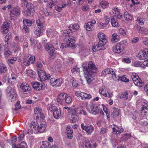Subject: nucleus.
<instances>
[{
    "instance_id": "a19ab883",
    "label": "nucleus",
    "mask_w": 148,
    "mask_h": 148,
    "mask_svg": "<svg viewBox=\"0 0 148 148\" xmlns=\"http://www.w3.org/2000/svg\"><path fill=\"white\" fill-rule=\"evenodd\" d=\"M12 148H27V145L25 142L23 141L18 144L17 146L16 145H12Z\"/></svg>"
},
{
    "instance_id": "ea45409f",
    "label": "nucleus",
    "mask_w": 148,
    "mask_h": 148,
    "mask_svg": "<svg viewBox=\"0 0 148 148\" xmlns=\"http://www.w3.org/2000/svg\"><path fill=\"white\" fill-rule=\"evenodd\" d=\"M64 95L65 94L64 93H60L57 99V101L61 105L64 103Z\"/></svg>"
},
{
    "instance_id": "a18cd8bd",
    "label": "nucleus",
    "mask_w": 148,
    "mask_h": 148,
    "mask_svg": "<svg viewBox=\"0 0 148 148\" xmlns=\"http://www.w3.org/2000/svg\"><path fill=\"white\" fill-rule=\"evenodd\" d=\"M111 22L113 27H118L119 26L118 21L114 18L111 19Z\"/></svg>"
},
{
    "instance_id": "2f4dec72",
    "label": "nucleus",
    "mask_w": 148,
    "mask_h": 148,
    "mask_svg": "<svg viewBox=\"0 0 148 148\" xmlns=\"http://www.w3.org/2000/svg\"><path fill=\"white\" fill-rule=\"evenodd\" d=\"M113 132L114 134H119L123 130V129L121 127H119L117 125H115L112 127Z\"/></svg>"
},
{
    "instance_id": "393cba45",
    "label": "nucleus",
    "mask_w": 148,
    "mask_h": 148,
    "mask_svg": "<svg viewBox=\"0 0 148 148\" xmlns=\"http://www.w3.org/2000/svg\"><path fill=\"white\" fill-rule=\"evenodd\" d=\"M10 25V23L7 22H4L2 25L1 29V32L3 34L7 33L8 31Z\"/></svg>"
},
{
    "instance_id": "13d9d810",
    "label": "nucleus",
    "mask_w": 148,
    "mask_h": 148,
    "mask_svg": "<svg viewBox=\"0 0 148 148\" xmlns=\"http://www.w3.org/2000/svg\"><path fill=\"white\" fill-rule=\"evenodd\" d=\"M71 82H72V85L74 87L76 88L79 86V84L77 80L74 78H72L71 80Z\"/></svg>"
},
{
    "instance_id": "aec40b11",
    "label": "nucleus",
    "mask_w": 148,
    "mask_h": 148,
    "mask_svg": "<svg viewBox=\"0 0 148 148\" xmlns=\"http://www.w3.org/2000/svg\"><path fill=\"white\" fill-rule=\"evenodd\" d=\"M105 20L104 22H99L97 23L98 26L101 29H106L110 21L109 18L107 16H106L105 17Z\"/></svg>"
},
{
    "instance_id": "20e7f679",
    "label": "nucleus",
    "mask_w": 148,
    "mask_h": 148,
    "mask_svg": "<svg viewBox=\"0 0 148 148\" xmlns=\"http://www.w3.org/2000/svg\"><path fill=\"white\" fill-rule=\"evenodd\" d=\"M86 63H84L82 65L83 70L84 72V70H87V71L89 73H93L95 72L92 71L93 70H96L97 69L96 67L95 64V63L92 62L90 61L88 63V67L86 66Z\"/></svg>"
},
{
    "instance_id": "6e6d98bb",
    "label": "nucleus",
    "mask_w": 148,
    "mask_h": 148,
    "mask_svg": "<svg viewBox=\"0 0 148 148\" xmlns=\"http://www.w3.org/2000/svg\"><path fill=\"white\" fill-rule=\"evenodd\" d=\"M78 118L77 115H71L70 119V121L72 123H75L78 121Z\"/></svg>"
},
{
    "instance_id": "4468645a",
    "label": "nucleus",
    "mask_w": 148,
    "mask_h": 148,
    "mask_svg": "<svg viewBox=\"0 0 148 148\" xmlns=\"http://www.w3.org/2000/svg\"><path fill=\"white\" fill-rule=\"evenodd\" d=\"M26 8L24 9V13L28 16H32L34 12L33 5L31 3H29L26 5Z\"/></svg>"
},
{
    "instance_id": "79ce46f5",
    "label": "nucleus",
    "mask_w": 148,
    "mask_h": 148,
    "mask_svg": "<svg viewBox=\"0 0 148 148\" xmlns=\"http://www.w3.org/2000/svg\"><path fill=\"white\" fill-rule=\"evenodd\" d=\"M61 113L60 108L56 109V110H54L53 113V114L55 118L56 119H58L61 116Z\"/></svg>"
},
{
    "instance_id": "774afa93",
    "label": "nucleus",
    "mask_w": 148,
    "mask_h": 148,
    "mask_svg": "<svg viewBox=\"0 0 148 148\" xmlns=\"http://www.w3.org/2000/svg\"><path fill=\"white\" fill-rule=\"evenodd\" d=\"M71 97L67 95L65 96V102L69 104L71 103L72 101Z\"/></svg>"
},
{
    "instance_id": "9b49d317",
    "label": "nucleus",
    "mask_w": 148,
    "mask_h": 148,
    "mask_svg": "<svg viewBox=\"0 0 148 148\" xmlns=\"http://www.w3.org/2000/svg\"><path fill=\"white\" fill-rule=\"evenodd\" d=\"M34 116L35 117L41 120H43L45 118V116L40 108L36 107L34 108Z\"/></svg>"
},
{
    "instance_id": "0eeeda50",
    "label": "nucleus",
    "mask_w": 148,
    "mask_h": 148,
    "mask_svg": "<svg viewBox=\"0 0 148 148\" xmlns=\"http://www.w3.org/2000/svg\"><path fill=\"white\" fill-rule=\"evenodd\" d=\"M35 57L32 55L27 54L23 58V63L25 66H28L31 64L34 63Z\"/></svg>"
},
{
    "instance_id": "052dcab7",
    "label": "nucleus",
    "mask_w": 148,
    "mask_h": 148,
    "mask_svg": "<svg viewBox=\"0 0 148 148\" xmlns=\"http://www.w3.org/2000/svg\"><path fill=\"white\" fill-rule=\"evenodd\" d=\"M58 108L56 107L53 104H49V105L47 109L51 111H54L56 110V109H58Z\"/></svg>"
},
{
    "instance_id": "49530a36",
    "label": "nucleus",
    "mask_w": 148,
    "mask_h": 148,
    "mask_svg": "<svg viewBox=\"0 0 148 148\" xmlns=\"http://www.w3.org/2000/svg\"><path fill=\"white\" fill-rule=\"evenodd\" d=\"M124 16L125 20L130 21L132 20V17L127 11L125 12Z\"/></svg>"
},
{
    "instance_id": "5fc2aeb1",
    "label": "nucleus",
    "mask_w": 148,
    "mask_h": 148,
    "mask_svg": "<svg viewBox=\"0 0 148 148\" xmlns=\"http://www.w3.org/2000/svg\"><path fill=\"white\" fill-rule=\"evenodd\" d=\"M34 22L33 20L25 19L23 20V23L24 24H27L28 26H31Z\"/></svg>"
},
{
    "instance_id": "8fccbe9b",
    "label": "nucleus",
    "mask_w": 148,
    "mask_h": 148,
    "mask_svg": "<svg viewBox=\"0 0 148 148\" xmlns=\"http://www.w3.org/2000/svg\"><path fill=\"white\" fill-rule=\"evenodd\" d=\"M4 54L6 57H8L12 54V52L9 50L8 47H4Z\"/></svg>"
},
{
    "instance_id": "e2e57ef3",
    "label": "nucleus",
    "mask_w": 148,
    "mask_h": 148,
    "mask_svg": "<svg viewBox=\"0 0 148 148\" xmlns=\"http://www.w3.org/2000/svg\"><path fill=\"white\" fill-rule=\"evenodd\" d=\"M44 47L46 50L47 51H49L51 49V48L54 47L53 45L49 43H46Z\"/></svg>"
},
{
    "instance_id": "7ed1b4c3",
    "label": "nucleus",
    "mask_w": 148,
    "mask_h": 148,
    "mask_svg": "<svg viewBox=\"0 0 148 148\" xmlns=\"http://www.w3.org/2000/svg\"><path fill=\"white\" fill-rule=\"evenodd\" d=\"M36 25L34 33L36 36H40L42 35V30L44 27V24L41 22L40 19H38L36 21Z\"/></svg>"
},
{
    "instance_id": "423d86ee",
    "label": "nucleus",
    "mask_w": 148,
    "mask_h": 148,
    "mask_svg": "<svg viewBox=\"0 0 148 148\" xmlns=\"http://www.w3.org/2000/svg\"><path fill=\"white\" fill-rule=\"evenodd\" d=\"M19 39L18 37L16 36L14 39V41H13L11 44L10 48L11 49L14 50V52L19 51L21 50L18 42Z\"/></svg>"
},
{
    "instance_id": "e433bc0d",
    "label": "nucleus",
    "mask_w": 148,
    "mask_h": 148,
    "mask_svg": "<svg viewBox=\"0 0 148 148\" xmlns=\"http://www.w3.org/2000/svg\"><path fill=\"white\" fill-rule=\"evenodd\" d=\"M16 78L17 76L15 74H12L11 76L8 78V83L10 84H14L16 82Z\"/></svg>"
},
{
    "instance_id": "39448f33",
    "label": "nucleus",
    "mask_w": 148,
    "mask_h": 148,
    "mask_svg": "<svg viewBox=\"0 0 148 148\" xmlns=\"http://www.w3.org/2000/svg\"><path fill=\"white\" fill-rule=\"evenodd\" d=\"M126 41L125 40L121 41L114 45L112 47V51L114 52L117 54H119L121 53L123 50L124 48L123 46V44Z\"/></svg>"
},
{
    "instance_id": "603ef678",
    "label": "nucleus",
    "mask_w": 148,
    "mask_h": 148,
    "mask_svg": "<svg viewBox=\"0 0 148 148\" xmlns=\"http://www.w3.org/2000/svg\"><path fill=\"white\" fill-rule=\"evenodd\" d=\"M25 73L29 77H33L35 76V73L32 70L28 69L26 71Z\"/></svg>"
},
{
    "instance_id": "69168bd1",
    "label": "nucleus",
    "mask_w": 148,
    "mask_h": 148,
    "mask_svg": "<svg viewBox=\"0 0 148 148\" xmlns=\"http://www.w3.org/2000/svg\"><path fill=\"white\" fill-rule=\"evenodd\" d=\"M65 6V4H63L61 5H57L55 7V9L58 12H60L62 8Z\"/></svg>"
},
{
    "instance_id": "7c9ffc66",
    "label": "nucleus",
    "mask_w": 148,
    "mask_h": 148,
    "mask_svg": "<svg viewBox=\"0 0 148 148\" xmlns=\"http://www.w3.org/2000/svg\"><path fill=\"white\" fill-rule=\"evenodd\" d=\"M92 145L88 141L84 140L80 144L79 148H92Z\"/></svg>"
},
{
    "instance_id": "a878e982",
    "label": "nucleus",
    "mask_w": 148,
    "mask_h": 148,
    "mask_svg": "<svg viewBox=\"0 0 148 148\" xmlns=\"http://www.w3.org/2000/svg\"><path fill=\"white\" fill-rule=\"evenodd\" d=\"M20 87L23 92L25 94L29 93L31 90L30 86L26 83H22Z\"/></svg>"
},
{
    "instance_id": "bb28decb",
    "label": "nucleus",
    "mask_w": 148,
    "mask_h": 148,
    "mask_svg": "<svg viewBox=\"0 0 148 148\" xmlns=\"http://www.w3.org/2000/svg\"><path fill=\"white\" fill-rule=\"evenodd\" d=\"M96 21L95 20L93 19L91 21L88 22L86 25V30L88 31L92 30L94 25L95 24Z\"/></svg>"
},
{
    "instance_id": "72a5a7b5",
    "label": "nucleus",
    "mask_w": 148,
    "mask_h": 148,
    "mask_svg": "<svg viewBox=\"0 0 148 148\" xmlns=\"http://www.w3.org/2000/svg\"><path fill=\"white\" fill-rule=\"evenodd\" d=\"M98 37L99 40V41H101L104 43H106L108 41L106 36L103 33L99 32L98 34Z\"/></svg>"
},
{
    "instance_id": "b1692460",
    "label": "nucleus",
    "mask_w": 148,
    "mask_h": 148,
    "mask_svg": "<svg viewBox=\"0 0 148 148\" xmlns=\"http://www.w3.org/2000/svg\"><path fill=\"white\" fill-rule=\"evenodd\" d=\"M75 95L77 97H80L81 99H91L92 97L90 94H87L84 92H81L78 91L75 92Z\"/></svg>"
},
{
    "instance_id": "c85d7f7f",
    "label": "nucleus",
    "mask_w": 148,
    "mask_h": 148,
    "mask_svg": "<svg viewBox=\"0 0 148 148\" xmlns=\"http://www.w3.org/2000/svg\"><path fill=\"white\" fill-rule=\"evenodd\" d=\"M31 42V45L34 48H37L40 49L41 47V45L39 43V41L33 38H31L30 39Z\"/></svg>"
},
{
    "instance_id": "338daca9",
    "label": "nucleus",
    "mask_w": 148,
    "mask_h": 148,
    "mask_svg": "<svg viewBox=\"0 0 148 148\" xmlns=\"http://www.w3.org/2000/svg\"><path fill=\"white\" fill-rule=\"evenodd\" d=\"M131 77L133 82L139 78L138 74L135 73H133Z\"/></svg>"
},
{
    "instance_id": "412c9836",
    "label": "nucleus",
    "mask_w": 148,
    "mask_h": 148,
    "mask_svg": "<svg viewBox=\"0 0 148 148\" xmlns=\"http://www.w3.org/2000/svg\"><path fill=\"white\" fill-rule=\"evenodd\" d=\"M134 28L137 29L138 32L139 33L145 34H148V27H141L138 25H136Z\"/></svg>"
},
{
    "instance_id": "0e129e2a",
    "label": "nucleus",
    "mask_w": 148,
    "mask_h": 148,
    "mask_svg": "<svg viewBox=\"0 0 148 148\" xmlns=\"http://www.w3.org/2000/svg\"><path fill=\"white\" fill-rule=\"evenodd\" d=\"M131 60L132 59L131 58H130L128 57L123 58H122V62L126 63H130L131 62Z\"/></svg>"
},
{
    "instance_id": "6ab92c4d",
    "label": "nucleus",
    "mask_w": 148,
    "mask_h": 148,
    "mask_svg": "<svg viewBox=\"0 0 148 148\" xmlns=\"http://www.w3.org/2000/svg\"><path fill=\"white\" fill-rule=\"evenodd\" d=\"M33 88L35 90L39 91L43 90L45 88V86L43 83H40V82H36L32 83Z\"/></svg>"
},
{
    "instance_id": "f3484780",
    "label": "nucleus",
    "mask_w": 148,
    "mask_h": 148,
    "mask_svg": "<svg viewBox=\"0 0 148 148\" xmlns=\"http://www.w3.org/2000/svg\"><path fill=\"white\" fill-rule=\"evenodd\" d=\"M148 57V49L146 48L140 51L138 53V57L140 60H144Z\"/></svg>"
},
{
    "instance_id": "ddd939ff",
    "label": "nucleus",
    "mask_w": 148,
    "mask_h": 148,
    "mask_svg": "<svg viewBox=\"0 0 148 148\" xmlns=\"http://www.w3.org/2000/svg\"><path fill=\"white\" fill-rule=\"evenodd\" d=\"M38 73L41 82L47 80L51 77L50 75L47 73L44 70H39L38 71Z\"/></svg>"
},
{
    "instance_id": "1a4fd4ad",
    "label": "nucleus",
    "mask_w": 148,
    "mask_h": 148,
    "mask_svg": "<svg viewBox=\"0 0 148 148\" xmlns=\"http://www.w3.org/2000/svg\"><path fill=\"white\" fill-rule=\"evenodd\" d=\"M99 92L103 96L108 98H110L113 95L112 92L105 86H102L100 88Z\"/></svg>"
},
{
    "instance_id": "dca6fc26",
    "label": "nucleus",
    "mask_w": 148,
    "mask_h": 148,
    "mask_svg": "<svg viewBox=\"0 0 148 148\" xmlns=\"http://www.w3.org/2000/svg\"><path fill=\"white\" fill-rule=\"evenodd\" d=\"M102 107L101 106L99 105L95 106L94 105L92 104L91 105L89 111L93 114L96 115L100 112L101 110H100V108Z\"/></svg>"
},
{
    "instance_id": "f8f14e48",
    "label": "nucleus",
    "mask_w": 148,
    "mask_h": 148,
    "mask_svg": "<svg viewBox=\"0 0 148 148\" xmlns=\"http://www.w3.org/2000/svg\"><path fill=\"white\" fill-rule=\"evenodd\" d=\"M106 43H104L101 41H99L96 45H93L92 47L93 52L104 50L106 48Z\"/></svg>"
},
{
    "instance_id": "3c124183",
    "label": "nucleus",
    "mask_w": 148,
    "mask_h": 148,
    "mask_svg": "<svg viewBox=\"0 0 148 148\" xmlns=\"http://www.w3.org/2000/svg\"><path fill=\"white\" fill-rule=\"evenodd\" d=\"M120 112V110L116 108H113V111L112 113V115L114 116H118Z\"/></svg>"
},
{
    "instance_id": "473e14b6",
    "label": "nucleus",
    "mask_w": 148,
    "mask_h": 148,
    "mask_svg": "<svg viewBox=\"0 0 148 148\" xmlns=\"http://www.w3.org/2000/svg\"><path fill=\"white\" fill-rule=\"evenodd\" d=\"M12 35L11 33H9L5 36L4 41L2 43V45L3 47H8L9 40L10 38Z\"/></svg>"
},
{
    "instance_id": "f03ea898",
    "label": "nucleus",
    "mask_w": 148,
    "mask_h": 148,
    "mask_svg": "<svg viewBox=\"0 0 148 148\" xmlns=\"http://www.w3.org/2000/svg\"><path fill=\"white\" fill-rule=\"evenodd\" d=\"M6 92L9 99L12 102L16 100L17 95L14 89L10 86H8L6 89Z\"/></svg>"
},
{
    "instance_id": "c756f323",
    "label": "nucleus",
    "mask_w": 148,
    "mask_h": 148,
    "mask_svg": "<svg viewBox=\"0 0 148 148\" xmlns=\"http://www.w3.org/2000/svg\"><path fill=\"white\" fill-rule=\"evenodd\" d=\"M111 74L113 76H116L114 71L112 69H106L103 70L101 73V75L105 76L106 75Z\"/></svg>"
},
{
    "instance_id": "4c0bfd02",
    "label": "nucleus",
    "mask_w": 148,
    "mask_h": 148,
    "mask_svg": "<svg viewBox=\"0 0 148 148\" xmlns=\"http://www.w3.org/2000/svg\"><path fill=\"white\" fill-rule=\"evenodd\" d=\"M57 34V32H56L51 29H48L47 31V35L49 37H56Z\"/></svg>"
},
{
    "instance_id": "9d476101",
    "label": "nucleus",
    "mask_w": 148,
    "mask_h": 148,
    "mask_svg": "<svg viewBox=\"0 0 148 148\" xmlns=\"http://www.w3.org/2000/svg\"><path fill=\"white\" fill-rule=\"evenodd\" d=\"M82 129L85 131L87 135H90L94 131V127L91 125H86L84 123H82L81 125Z\"/></svg>"
},
{
    "instance_id": "a211bd4d",
    "label": "nucleus",
    "mask_w": 148,
    "mask_h": 148,
    "mask_svg": "<svg viewBox=\"0 0 148 148\" xmlns=\"http://www.w3.org/2000/svg\"><path fill=\"white\" fill-rule=\"evenodd\" d=\"M84 72L87 83L88 84H90L94 79L92 73H89L87 71V70L85 69L84 70Z\"/></svg>"
},
{
    "instance_id": "f704fd0d",
    "label": "nucleus",
    "mask_w": 148,
    "mask_h": 148,
    "mask_svg": "<svg viewBox=\"0 0 148 148\" xmlns=\"http://www.w3.org/2000/svg\"><path fill=\"white\" fill-rule=\"evenodd\" d=\"M120 40V36L116 33H114L112 34L111 36V41L112 43H115L119 41Z\"/></svg>"
},
{
    "instance_id": "f257e3e1",
    "label": "nucleus",
    "mask_w": 148,
    "mask_h": 148,
    "mask_svg": "<svg viewBox=\"0 0 148 148\" xmlns=\"http://www.w3.org/2000/svg\"><path fill=\"white\" fill-rule=\"evenodd\" d=\"M80 28V26L76 23L71 24L66 27L65 34H66L68 35H65V39L66 40L65 44L67 47H70L72 49H75L77 47L76 44L74 43L75 38L72 36H69V34L70 33L71 34L73 32H77Z\"/></svg>"
},
{
    "instance_id": "4be33fe9",
    "label": "nucleus",
    "mask_w": 148,
    "mask_h": 148,
    "mask_svg": "<svg viewBox=\"0 0 148 148\" xmlns=\"http://www.w3.org/2000/svg\"><path fill=\"white\" fill-rule=\"evenodd\" d=\"M110 14L112 17H115L117 19H120L122 17V15L120 13L118 9L116 7L112 8Z\"/></svg>"
},
{
    "instance_id": "bf43d9fd",
    "label": "nucleus",
    "mask_w": 148,
    "mask_h": 148,
    "mask_svg": "<svg viewBox=\"0 0 148 148\" xmlns=\"http://www.w3.org/2000/svg\"><path fill=\"white\" fill-rule=\"evenodd\" d=\"M16 61H17L18 62H20L21 60L19 58L16 57H12L8 60L9 62L11 64L14 63Z\"/></svg>"
},
{
    "instance_id": "cd10ccee",
    "label": "nucleus",
    "mask_w": 148,
    "mask_h": 148,
    "mask_svg": "<svg viewBox=\"0 0 148 148\" xmlns=\"http://www.w3.org/2000/svg\"><path fill=\"white\" fill-rule=\"evenodd\" d=\"M47 127L46 123L44 121L41 122L40 125L38 124V132L42 133L44 132Z\"/></svg>"
},
{
    "instance_id": "6e6552de",
    "label": "nucleus",
    "mask_w": 148,
    "mask_h": 148,
    "mask_svg": "<svg viewBox=\"0 0 148 148\" xmlns=\"http://www.w3.org/2000/svg\"><path fill=\"white\" fill-rule=\"evenodd\" d=\"M38 124L37 122L35 121L31 122L30 124V129L27 131L26 130H24V132L28 134H33L34 130L38 131Z\"/></svg>"
},
{
    "instance_id": "864d4df0",
    "label": "nucleus",
    "mask_w": 148,
    "mask_h": 148,
    "mask_svg": "<svg viewBox=\"0 0 148 148\" xmlns=\"http://www.w3.org/2000/svg\"><path fill=\"white\" fill-rule=\"evenodd\" d=\"M99 106H102V107H101V108H100V110H101V111H100V113H101V115H104V113L103 112V110L106 113L108 112V111L107 110V109L105 106L104 105H99Z\"/></svg>"
},
{
    "instance_id": "5701e85b",
    "label": "nucleus",
    "mask_w": 148,
    "mask_h": 148,
    "mask_svg": "<svg viewBox=\"0 0 148 148\" xmlns=\"http://www.w3.org/2000/svg\"><path fill=\"white\" fill-rule=\"evenodd\" d=\"M10 15L12 16H19L21 13L20 9L18 7L14 8L9 10Z\"/></svg>"
},
{
    "instance_id": "58836bf2",
    "label": "nucleus",
    "mask_w": 148,
    "mask_h": 148,
    "mask_svg": "<svg viewBox=\"0 0 148 148\" xmlns=\"http://www.w3.org/2000/svg\"><path fill=\"white\" fill-rule=\"evenodd\" d=\"M133 82L135 85L138 87H141L144 85L143 82L139 77L134 81Z\"/></svg>"
},
{
    "instance_id": "09e8293b",
    "label": "nucleus",
    "mask_w": 148,
    "mask_h": 148,
    "mask_svg": "<svg viewBox=\"0 0 148 148\" xmlns=\"http://www.w3.org/2000/svg\"><path fill=\"white\" fill-rule=\"evenodd\" d=\"M100 6L103 9L106 8L109 6V3L108 1H103L100 2Z\"/></svg>"
},
{
    "instance_id": "680f3d73",
    "label": "nucleus",
    "mask_w": 148,
    "mask_h": 148,
    "mask_svg": "<svg viewBox=\"0 0 148 148\" xmlns=\"http://www.w3.org/2000/svg\"><path fill=\"white\" fill-rule=\"evenodd\" d=\"M55 49L54 47L51 48V49L48 51L49 55L51 57H54L55 56Z\"/></svg>"
},
{
    "instance_id": "4d7b16f0",
    "label": "nucleus",
    "mask_w": 148,
    "mask_h": 148,
    "mask_svg": "<svg viewBox=\"0 0 148 148\" xmlns=\"http://www.w3.org/2000/svg\"><path fill=\"white\" fill-rule=\"evenodd\" d=\"M118 31L119 34L123 36H125L127 35L126 32L123 28L119 29Z\"/></svg>"
},
{
    "instance_id": "c9c22d12",
    "label": "nucleus",
    "mask_w": 148,
    "mask_h": 148,
    "mask_svg": "<svg viewBox=\"0 0 148 148\" xmlns=\"http://www.w3.org/2000/svg\"><path fill=\"white\" fill-rule=\"evenodd\" d=\"M142 107L141 109V111L142 114H145L146 113V110L147 108L148 105L147 102L146 101L144 100L142 103Z\"/></svg>"
},
{
    "instance_id": "2eb2a0df",
    "label": "nucleus",
    "mask_w": 148,
    "mask_h": 148,
    "mask_svg": "<svg viewBox=\"0 0 148 148\" xmlns=\"http://www.w3.org/2000/svg\"><path fill=\"white\" fill-rule=\"evenodd\" d=\"M63 80L60 78L56 79L54 78H52L50 80V83L52 86H55L56 87L60 86L62 84Z\"/></svg>"
},
{
    "instance_id": "c03bdc74",
    "label": "nucleus",
    "mask_w": 148,
    "mask_h": 148,
    "mask_svg": "<svg viewBox=\"0 0 148 148\" xmlns=\"http://www.w3.org/2000/svg\"><path fill=\"white\" fill-rule=\"evenodd\" d=\"M7 70L6 65L3 63H0V74L6 72Z\"/></svg>"
},
{
    "instance_id": "37998d69",
    "label": "nucleus",
    "mask_w": 148,
    "mask_h": 148,
    "mask_svg": "<svg viewBox=\"0 0 148 148\" xmlns=\"http://www.w3.org/2000/svg\"><path fill=\"white\" fill-rule=\"evenodd\" d=\"M66 130L67 132L66 134L68 138L70 139H72L73 138L72 134L73 132V130L69 126L67 127Z\"/></svg>"
},
{
    "instance_id": "de8ad7c7",
    "label": "nucleus",
    "mask_w": 148,
    "mask_h": 148,
    "mask_svg": "<svg viewBox=\"0 0 148 148\" xmlns=\"http://www.w3.org/2000/svg\"><path fill=\"white\" fill-rule=\"evenodd\" d=\"M68 109V112L70 113L72 115H77V114L78 112L77 111V109H74L73 110H72L71 108H69L65 106V109Z\"/></svg>"
}]
</instances>
